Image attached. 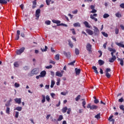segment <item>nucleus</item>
<instances>
[{
  "label": "nucleus",
  "mask_w": 124,
  "mask_h": 124,
  "mask_svg": "<svg viewBox=\"0 0 124 124\" xmlns=\"http://www.w3.org/2000/svg\"><path fill=\"white\" fill-rule=\"evenodd\" d=\"M62 120H63V116H62V115H60L57 121H61Z\"/></svg>",
  "instance_id": "nucleus-32"
},
{
  "label": "nucleus",
  "mask_w": 124,
  "mask_h": 124,
  "mask_svg": "<svg viewBox=\"0 0 124 124\" xmlns=\"http://www.w3.org/2000/svg\"><path fill=\"white\" fill-rule=\"evenodd\" d=\"M56 76H58V77H62V73H60V72L58 71L56 73Z\"/></svg>",
  "instance_id": "nucleus-15"
},
{
  "label": "nucleus",
  "mask_w": 124,
  "mask_h": 124,
  "mask_svg": "<svg viewBox=\"0 0 124 124\" xmlns=\"http://www.w3.org/2000/svg\"><path fill=\"white\" fill-rule=\"evenodd\" d=\"M39 73L38 70H37L36 69H33L31 70V73L30 74V76H33L34 75H37Z\"/></svg>",
  "instance_id": "nucleus-2"
},
{
  "label": "nucleus",
  "mask_w": 124,
  "mask_h": 124,
  "mask_svg": "<svg viewBox=\"0 0 124 124\" xmlns=\"http://www.w3.org/2000/svg\"><path fill=\"white\" fill-rule=\"evenodd\" d=\"M115 34H118L119 33V29L118 28L115 29Z\"/></svg>",
  "instance_id": "nucleus-58"
},
{
  "label": "nucleus",
  "mask_w": 124,
  "mask_h": 124,
  "mask_svg": "<svg viewBox=\"0 0 124 124\" xmlns=\"http://www.w3.org/2000/svg\"><path fill=\"white\" fill-rule=\"evenodd\" d=\"M52 67H53V65H49L48 66H46V69H50V68H52Z\"/></svg>",
  "instance_id": "nucleus-50"
},
{
  "label": "nucleus",
  "mask_w": 124,
  "mask_h": 124,
  "mask_svg": "<svg viewBox=\"0 0 124 124\" xmlns=\"http://www.w3.org/2000/svg\"><path fill=\"white\" fill-rule=\"evenodd\" d=\"M86 104V101L84 100V101L82 102V106H83V107L85 109H86V106H85Z\"/></svg>",
  "instance_id": "nucleus-40"
},
{
  "label": "nucleus",
  "mask_w": 124,
  "mask_h": 124,
  "mask_svg": "<svg viewBox=\"0 0 124 124\" xmlns=\"http://www.w3.org/2000/svg\"><path fill=\"white\" fill-rule=\"evenodd\" d=\"M63 54L66 58H68V59H70V57L71 56L70 55V52H66L65 51H63Z\"/></svg>",
  "instance_id": "nucleus-10"
},
{
  "label": "nucleus",
  "mask_w": 124,
  "mask_h": 124,
  "mask_svg": "<svg viewBox=\"0 0 124 124\" xmlns=\"http://www.w3.org/2000/svg\"><path fill=\"white\" fill-rule=\"evenodd\" d=\"M98 53H99V54H100L99 56V58H100L101 57V56H102V51L101 50H98Z\"/></svg>",
  "instance_id": "nucleus-59"
},
{
  "label": "nucleus",
  "mask_w": 124,
  "mask_h": 124,
  "mask_svg": "<svg viewBox=\"0 0 124 124\" xmlns=\"http://www.w3.org/2000/svg\"><path fill=\"white\" fill-rule=\"evenodd\" d=\"M75 53L76 55H79V54H80V51H79V49L78 48L75 49Z\"/></svg>",
  "instance_id": "nucleus-36"
},
{
  "label": "nucleus",
  "mask_w": 124,
  "mask_h": 124,
  "mask_svg": "<svg viewBox=\"0 0 124 124\" xmlns=\"http://www.w3.org/2000/svg\"><path fill=\"white\" fill-rule=\"evenodd\" d=\"M120 109L122 110V111H124L123 113H124V105H121L120 106Z\"/></svg>",
  "instance_id": "nucleus-44"
},
{
  "label": "nucleus",
  "mask_w": 124,
  "mask_h": 124,
  "mask_svg": "<svg viewBox=\"0 0 124 124\" xmlns=\"http://www.w3.org/2000/svg\"><path fill=\"white\" fill-rule=\"evenodd\" d=\"M96 12H97V11L93 9L92 11L90 12V13H96Z\"/></svg>",
  "instance_id": "nucleus-52"
},
{
  "label": "nucleus",
  "mask_w": 124,
  "mask_h": 124,
  "mask_svg": "<svg viewBox=\"0 0 124 124\" xmlns=\"http://www.w3.org/2000/svg\"><path fill=\"white\" fill-rule=\"evenodd\" d=\"M92 69H93L94 72L96 73V74H98V71H97V68L95 66H93L92 67Z\"/></svg>",
  "instance_id": "nucleus-17"
},
{
  "label": "nucleus",
  "mask_w": 124,
  "mask_h": 124,
  "mask_svg": "<svg viewBox=\"0 0 124 124\" xmlns=\"http://www.w3.org/2000/svg\"><path fill=\"white\" fill-rule=\"evenodd\" d=\"M60 82H61V79L59 78L57 79V82H56L57 86H60Z\"/></svg>",
  "instance_id": "nucleus-51"
},
{
  "label": "nucleus",
  "mask_w": 124,
  "mask_h": 124,
  "mask_svg": "<svg viewBox=\"0 0 124 124\" xmlns=\"http://www.w3.org/2000/svg\"><path fill=\"white\" fill-rule=\"evenodd\" d=\"M41 77H45L46 76V72L45 71H43L40 73Z\"/></svg>",
  "instance_id": "nucleus-14"
},
{
  "label": "nucleus",
  "mask_w": 124,
  "mask_h": 124,
  "mask_svg": "<svg viewBox=\"0 0 124 124\" xmlns=\"http://www.w3.org/2000/svg\"><path fill=\"white\" fill-rule=\"evenodd\" d=\"M84 25H85L86 28H89V29H90V28H91V26L89 25V22H87V21H84L83 22Z\"/></svg>",
  "instance_id": "nucleus-19"
},
{
  "label": "nucleus",
  "mask_w": 124,
  "mask_h": 124,
  "mask_svg": "<svg viewBox=\"0 0 124 124\" xmlns=\"http://www.w3.org/2000/svg\"><path fill=\"white\" fill-rule=\"evenodd\" d=\"M47 49H48V47L46 46H45V49H43L42 48H41L42 52H46L47 51Z\"/></svg>",
  "instance_id": "nucleus-29"
},
{
  "label": "nucleus",
  "mask_w": 124,
  "mask_h": 124,
  "mask_svg": "<svg viewBox=\"0 0 124 124\" xmlns=\"http://www.w3.org/2000/svg\"><path fill=\"white\" fill-rule=\"evenodd\" d=\"M15 117H16V118H18V117H19V112H18V111H16V115H15Z\"/></svg>",
  "instance_id": "nucleus-56"
},
{
  "label": "nucleus",
  "mask_w": 124,
  "mask_h": 124,
  "mask_svg": "<svg viewBox=\"0 0 124 124\" xmlns=\"http://www.w3.org/2000/svg\"><path fill=\"white\" fill-rule=\"evenodd\" d=\"M55 85V81L51 80V84L50 85L51 88H54V85Z\"/></svg>",
  "instance_id": "nucleus-37"
},
{
  "label": "nucleus",
  "mask_w": 124,
  "mask_h": 124,
  "mask_svg": "<svg viewBox=\"0 0 124 124\" xmlns=\"http://www.w3.org/2000/svg\"><path fill=\"white\" fill-rule=\"evenodd\" d=\"M25 51V47H22L19 50L16 51V55H21Z\"/></svg>",
  "instance_id": "nucleus-5"
},
{
  "label": "nucleus",
  "mask_w": 124,
  "mask_h": 124,
  "mask_svg": "<svg viewBox=\"0 0 124 124\" xmlns=\"http://www.w3.org/2000/svg\"><path fill=\"white\" fill-rule=\"evenodd\" d=\"M108 50L110 52H116V49H115V48H112L111 47H109Z\"/></svg>",
  "instance_id": "nucleus-31"
},
{
  "label": "nucleus",
  "mask_w": 124,
  "mask_h": 124,
  "mask_svg": "<svg viewBox=\"0 0 124 124\" xmlns=\"http://www.w3.org/2000/svg\"><path fill=\"white\" fill-rule=\"evenodd\" d=\"M55 59V60H57V61L60 60V55H59V54L56 55Z\"/></svg>",
  "instance_id": "nucleus-42"
},
{
  "label": "nucleus",
  "mask_w": 124,
  "mask_h": 124,
  "mask_svg": "<svg viewBox=\"0 0 124 124\" xmlns=\"http://www.w3.org/2000/svg\"><path fill=\"white\" fill-rule=\"evenodd\" d=\"M86 49L87 51H89V52L92 51V45L90 43H88L86 46Z\"/></svg>",
  "instance_id": "nucleus-6"
},
{
  "label": "nucleus",
  "mask_w": 124,
  "mask_h": 124,
  "mask_svg": "<svg viewBox=\"0 0 124 124\" xmlns=\"http://www.w3.org/2000/svg\"><path fill=\"white\" fill-rule=\"evenodd\" d=\"M102 33L103 35H104V36H105V37H108V34H107L105 32H102Z\"/></svg>",
  "instance_id": "nucleus-48"
},
{
  "label": "nucleus",
  "mask_w": 124,
  "mask_h": 124,
  "mask_svg": "<svg viewBox=\"0 0 124 124\" xmlns=\"http://www.w3.org/2000/svg\"><path fill=\"white\" fill-rule=\"evenodd\" d=\"M36 1H33L32 2V8H33V9H34V8H35L36 7Z\"/></svg>",
  "instance_id": "nucleus-24"
},
{
  "label": "nucleus",
  "mask_w": 124,
  "mask_h": 124,
  "mask_svg": "<svg viewBox=\"0 0 124 124\" xmlns=\"http://www.w3.org/2000/svg\"><path fill=\"white\" fill-rule=\"evenodd\" d=\"M73 14H77L78 13V10H75V11L72 12Z\"/></svg>",
  "instance_id": "nucleus-60"
},
{
  "label": "nucleus",
  "mask_w": 124,
  "mask_h": 124,
  "mask_svg": "<svg viewBox=\"0 0 124 124\" xmlns=\"http://www.w3.org/2000/svg\"><path fill=\"white\" fill-rule=\"evenodd\" d=\"M46 3L47 5H50V2H51V1L49 0H46Z\"/></svg>",
  "instance_id": "nucleus-54"
},
{
  "label": "nucleus",
  "mask_w": 124,
  "mask_h": 124,
  "mask_svg": "<svg viewBox=\"0 0 124 124\" xmlns=\"http://www.w3.org/2000/svg\"><path fill=\"white\" fill-rule=\"evenodd\" d=\"M76 62V61H74L68 63V65H73H73H74V64Z\"/></svg>",
  "instance_id": "nucleus-38"
},
{
  "label": "nucleus",
  "mask_w": 124,
  "mask_h": 124,
  "mask_svg": "<svg viewBox=\"0 0 124 124\" xmlns=\"http://www.w3.org/2000/svg\"><path fill=\"white\" fill-rule=\"evenodd\" d=\"M75 70L76 71V75H79L81 72V69H78L77 68H76L75 69Z\"/></svg>",
  "instance_id": "nucleus-12"
},
{
  "label": "nucleus",
  "mask_w": 124,
  "mask_h": 124,
  "mask_svg": "<svg viewBox=\"0 0 124 124\" xmlns=\"http://www.w3.org/2000/svg\"><path fill=\"white\" fill-rule=\"evenodd\" d=\"M46 100H47V101H48L49 102V101H50V96H49V95H47L46 96Z\"/></svg>",
  "instance_id": "nucleus-55"
},
{
  "label": "nucleus",
  "mask_w": 124,
  "mask_h": 124,
  "mask_svg": "<svg viewBox=\"0 0 124 124\" xmlns=\"http://www.w3.org/2000/svg\"><path fill=\"white\" fill-rule=\"evenodd\" d=\"M106 76L107 78H110L111 77V75L108 73H106Z\"/></svg>",
  "instance_id": "nucleus-45"
},
{
  "label": "nucleus",
  "mask_w": 124,
  "mask_h": 124,
  "mask_svg": "<svg viewBox=\"0 0 124 124\" xmlns=\"http://www.w3.org/2000/svg\"><path fill=\"white\" fill-rule=\"evenodd\" d=\"M52 22L54 24H61V21L60 20H56L53 19L52 20Z\"/></svg>",
  "instance_id": "nucleus-27"
},
{
  "label": "nucleus",
  "mask_w": 124,
  "mask_h": 124,
  "mask_svg": "<svg viewBox=\"0 0 124 124\" xmlns=\"http://www.w3.org/2000/svg\"><path fill=\"white\" fill-rule=\"evenodd\" d=\"M6 112L7 114H10V108L9 107H7L6 109Z\"/></svg>",
  "instance_id": "nucleus-34"
},
{
  "label": "nucleus",
  "mask_w": 124,
  "mask_h": 124,
  "mask_svg": "<svg viewBox=\"0 0 124 124\" xmlns=\"http://www.w3.org/2000/svg\"><path fill=\"white\" fill-rule=\"evenodd\" d=\"M71 31L72 32L73 34H76V32L75 31V29H70Z\"/></svg>",
  "instance_id": "nucleus-41"
},
{
  "label": "nucleus",
  "mask_w": 124,
  "mask_h": 124,
  "mask_svg": "<svg viewBox=\"0 0 124 124\" xmlns=\"http://www.w3.org/2000/svg\"><path fill=\"white\" fill-rule=\"evenodd\" d=\"M120 7H121V8H124V3H121L120 5Z\"/></svg>",
  "instance_id": "nucleus-64"
},
{
  "label": "nucleus",
  "mask_w": 124,
  "mask_h": 124,
  "mask_svg": "<svg viewBox=\"0 0 124 124\" xmlns=\"http://www.w3.org/2000/svg\"><path fill=\"white\" fill-rule=\"evenodd\" d=\"M99 101L97 99H96L95 100H94V103H95V104H97V103H99Z\"/></svg>",
  "instance_id": "nucleus-57"
},
{
  "label": "nucleus",
  "mask_w": 124,
  "mask_h": 124,
  "mask_svg": "<svg viewBox=\"0 0 124 124\" xmlns=\"http://www.w3.org/2000/svg\"><path fill=\"white\" fill-rule=\"evenodd\" d=\"M94 33L95 35H98L99 34V30L96 27H94Z\"/></svg>",
  "instance_id": "nucleus-7"
},
{
  "label": "nucleus",
  "mask_w": 124,
  "mask_h": 124,
  "mask_svg": "<svg viewBox=\"0 0 124 124\" xmlns=\"http://www.w3.org/2000/svg\"><path fill=\"white\" fill-rule=\"evenodd\" d=\"M80 97H81V95H78L77 96V97L75 98L76 101H78L79 99H80Z\"/></svg>",
  "instance_id": "nucleus-46"
},
{
  "label": "nucleus",
  "mask_w": 124,
  "mask_h": 124,
  "mask_svg": "<svg viewBox=\"0 0 124 124\" xmlns=\"http://www.w3.org/2000/svg\"><path fill=\"white\" fill-rule=\"evenodd\" d=\"M14 100L15 102H16V103H17V104H21V103H22V98H16L14 99Z\"/></svg>",
  "instance_id": "nucleus-8"
},
{
  "label": "nucleus",
  "mask_w": 124,
  "mask_h": 124,
  "mask_svg": "<svg viewBox=\"0 0 124 124\" xmlns=\"http://www.w3.org/2000/svg\"><path fill=\"white\" fill-rule=\"evenodd\" d=\"M123 42L121 43H118L116 42L115 44L117 45V46H119V47H122V48H124V45L122 44Z\"/></svg>",
  "instance_id": "nucleus-13"
},
{
  "label": "nucleus",
  "mask_w": 124,
  "mask_h": 124,
  "mask_svg": "<svg viewBox=\"0 0 124 124\" xmlns=\"http://www.w3.org/2000/svg\"><path fill=\"white\" fill-rule=\"evenodd\" d=\"M105 72H106V73L111 72V69H110V68H107V69H106Z\"/></svg>",
  "instance_id": "nucleus-49"
},
{
  "label": "nucleus",
  "mask_w": 124,
  "mask_h": 124,
  "mask_svg": "<svg viewBox=\"0 0 124 124\" xmlns=\"http://www.w3.org/2000/svg\"><path fill=\"white\" fill-rule=\"evenodd\" d=\"M74 27H81V24L79 22L75 23L73 24Z\"/></svg>",
  "instance_id": "nucleus-22"
},
{
  "label": "nucleus",
  "mask_w": 124,
  "mask_h": 124,
  "mask_svg": "<svg viewBox=\"0 0 124 124\" xmlns=\"http://www.w3.org/2000/svg\"><path fill=\"white\" fill-rule=\"evenodd\" d=\"M67 107H64V108H62V112L64 113H66V111H67Z\"/></svg>",
  "instance_id": "nucleus-25"
},
{
  "label": "nucleus",
  "mask_w": 124,
  "mask_h": 124,
  "mask_svg": "<svg viewBox=\"0 0 124 124\" xmlns=\"http://www.w3.org/2000/svg\"><path fill=\"white\" fill-rule=\"evenodd\" d=\"M70 112H71V108H69L68 109V110L67 111V114H70Z\"/></svg>",
  "instance_id": "nucleus-61"
},
{
  "label": "nucleus",
  "mask_w": 124,
  "mask_h": 124,
  "mask_svg": "<svg viewBox=\"0 0 124 124\" xmlns=\"http://www.w3.org/2000/svg\"><path fill=\"white\" fill-rule=\"evenodd\" d=\"M42 96L43 97V99H42V103H44V102L46 101L45 98H46V96H45V95H42Z\"/></svg>",
  "instance_id": "nucleus-30"
},
{
  "label": "nucleus",
  "mask_w": 124,
  "mask_h": 124,
  "mask_svg": "<svg viewBox=\"0 0 124 124\" xmlns=\"http://www.w3.org/2000/svg\"><path fill=\"white\" fill-rule=\"evenodd\" d=\"M91 104H88L87 108L88 109L90 108V110H96L98 108V106L93 105L91 106Z\"/></svg>",
  "instance_id": "nucleus-1"
},
{
  "label": "nucleus",
  "mask_w": 124,
  "mask_h": 124,
  "mask_svg": "<svg viewBox=\"0 0 124 124\" xmlns=\"http://www.w3.org/2000/svg\"><path fill=\"white\" fill-rule=\"evenodd\" d=\"M0 3L1 4H6L7 1L6 0H0Z\"/></svg>",
  "instance_id": "nucleus-26"
},
{
  "label": "nucleus",
  "mask_w": 124,
  "mask_h": 124,
  "mask_svg": "<svg viewBox=\"0 0 124 124\" xmlns=\"http://www.w3.org/2000/svg\"><path fill=\"white\" fill-rule=\"evenodd\" d=\"M15 110H17V111H22V107H16Z\"/></svg>",
  "instance_id": "nucleus-35"
},
{
  "label": "nucleus",
  "mask_w": 124,
  "mask_h": 124,
  "mask_svg": "<svg viewBox=\"0 0 124 124\" xmlns=\"http://www.w3.org/2000/svg\"><path fill=\"white\" fill-rule=\"evenodd\" d=\"M94 118H95L96 119H97V120H99V119H100L101 117H100V113H98L97 115H96L94 116Z\"/></svg>",
  "instance_id": "nucleus-28"
},
{
  "label": "nucleus",
  "mask_w": 124,
  "mask_h": 124,
  "mask_svg": "<svg viewBox=\"0 0 124 124\" xmlns=\"http://www.w3.org/2000/svg\"><path fill=\"white\" fill-rule=\"evenodd\" d=\"M15 87L16 88H19V87H20V84L17 82H16L15 83Z\"/></svg>",
  "instance_id": "nucleus-47"
},
{
  "label": "nucleus",
  "mask_w": 124,
  "mask_h": 124,
  "mask_svg": "<svg viewBox=\"0 0 124 124\" xmlns=\"http://www.w3.org/2000/svg\"><path fill=\"white\" fill-rule=\"evenodd\" d=\"M117 59L116 57H112L111 58L109 59V62H114V61H116V59Z\"/></svg>",
  "instance_id": "nucleus-16"
},
{
  "label": "nucleus",
  "mask_w": 124,
  "mask_h": 124,
  "mask_svg": "<svg viewBox=\"0 0 124 124\" xmlns=\"http://www.w3.org/2000/svg\"><path fill=\"white\" fill-rule=\"evenodd\" d=\"M45 24L47 25H51V21L50 20L46 21H45Z\"/></svg>",
  "instance_id": "nucleus-43"
},
{
  "label": "nucleus",
  "mask_w": 124,
  "mask_h": 124,
  "mask_svg": "<svg viewBox=\"0 0 124 124\" xmlns=\"http://www.w3.org/2000/svg\"><path fill=\"white\" fill-rule=\"evenodd\" d=\"M94 17H97V14H94L93 15H90V18L92 20H94L95 22H97V18H95Z\"/></svg>",
  "instance_id": "nucleus-3"
},
{
  "label": "nucleus",
  "mask_w": 124,
  "mask_h": 124,
  "mask_svg": "<svg viewBox=\"0 0 124 124\" xmlns=\"http://www.w3.org/2000/svg\"><path fill=\"white\" fill-rule=\"evenodd\" d=\"M117 58H118L117 61H120V64H121V65H122V66H123L124 65V60L122 59H120L119 58V57H117Z\"/></svg>",
  "instance_id": "nucleus-18"
},
{
  "label": "nucleus",
  "mask_w": 124,
  "mask_h": 124,
  "mask_svg": "<svg viewBox=\"0 0 124 124\" xmlns=\"http://www.w3.org/2000/svg\"><path fill=\"white\" fill-rule=\"evenodd\" d=\"M5 106L6 107H9V106H10V103L7 102V103L5 104Z\"/></svg>",
  "instance_id": "nucleus-53"
},
{
  "label": "nucleus",
  "mask_w": 124,
  "mask_h": 124,
  "mask_svg": "<svg viewBox=\"0 0 124 124\" xmlns=\"http://www.w3.org/2000/svg\"><path fill=\"white\" fill-rule=\"evenodd\" d=\"M115 16L117 17V18H121L122 17V15L120 13V12H118L117 13L115 14Z\"/></svg>",
  "instance_id": "nucleus-23"
},
{
  "label": "nucleus",
  "mask_w": 124,
  "mask_h": 124,
  "mask_svg": "<svg viewBox=\"0 0 124 124\" xmlns=\"http://www.w3.org/2000/svg\"><path fill=\"white\" fill-rule=\"evenodd\" d=\"M86 32L89 34V35H93V31L90 29L86 30Z\"/></svg>",
  "instance_id": "nucleus-11"
},
{
  "label": "nucleus",
  "mask_w": 124,
  "mask_h": 124,
  "mask_svg": "<svg viewBox=\"0 0 124 124\" xmlns=\"http://www.w3.org/2000/svg\"><path fill=\"white\" fill-rule=\"evenodd\" d=\"M50 74L52 77H54L55 76V73H54L53 71H50Z\"/></svg>",
  "instance_id": "nucleus-62"
},
{
  "label": "nucleus",
  "mask_w": 124,
  "mask_h": 124,
  "mask_svg": "<svg viewBox=\"0 0 124 124\" xmlns=\"http://www.w3.org/2000/svg\"><path fill=\"white\" fill-rule=\"evenodd\" d=\"M20 34H21V32L19 30H17L16 31V34L15 38V40H19V38H20Z\"/></svg>",
  "instance_id": "nucleus-4"
},
{
  "label": "nucleus",
  "mask_w": 124,
  "mask_h": 124,
  "mask_svg": "<svg viewBox=\"0 0 124 124\" xmlns=\"http://www.w3.org/2000/svg\"><path fill=\"white\" fill-rule=\"evenodd\" d=\"M104 63H105V62L104 61L102 60H98V64H99V65L100 66L103 65Z\"/></svg>",
  "instance_id": "nucleus-20"
},
{
  "label": "nucleus",
  "mask_w": 124,
  "mask_h": 124,
  "mask_svg": "<svg viewBox=\"0 0 124 124\" xmlns=\"http://www.w3.org/2000/svg\"><path fill=\"white\" fill-rule=\"evenodd\" d=\"M14 65L15 67H19V63H18V62H15Z\"/></svg>",
  "instance_id": "nucleus-33"
},
{
  "label": "nucleus",
  "mask_w": 124,
  "mask_h": 124,
  "mask_svg": "<svg viewBox=\"0 0 124 124\" xmlns=\"http://www.w3.org/2000/svg\"><path fill=\"white\" fill-rule=\"evenodd\" d=\"M40 16V9H38L36 11L35 16L37 18H39Z\"/></svg>",
  "instance_id": "nucleus-9"
},
{
  "label": "nucleus",
  "mask_w": 124,
  "mask_h": 124,
  "mask_svg": "<svg viewBox=\"0 0 124 124\" xmlns=\"http://www.w3.org/2000/svg\"><path fill=\"white\" fill-rule=\"evenodd\" d=\"M109 15L108 14H105L103 15V18H104V19H106V18H108V17H109Z\"/></svg>",
  "instance_id": "nucleus-39"
},
{
  "label": "nucleus",
  "mask_w": 124,
  "mask_h": 124,
  "mask_svg": "<svg viewBox=\"0 0 124 124\" xmlns=\"http://www.w3.org/2000/svg\"><path fill=\"white\" fill-rule=\"evenodd\" d=\"M68 42L69 46H70L71 48H73L74 46L73 44H72V42H71V40H68Z\"/></svg>",
  "instance_id": "nucleus-21"
},
{
  "label": "nucleus",
  "mask_w": 124,
  "mask_h": 124,
  "mask_svg": "<svg viewBox=\"0 0 124 124\" xmlns=\"http://www.w3.org/2000/svg\"><path fill=\"white\" fill-rule=\"evenodd\" d=\"M49 63H52V64H55V63H56V62H55L52 60H50Z\"/></svg>",
  "instance_id": "nucleus-63"
}]
</instances>
